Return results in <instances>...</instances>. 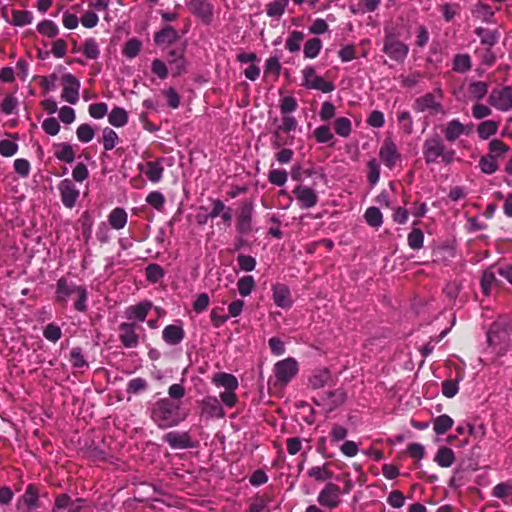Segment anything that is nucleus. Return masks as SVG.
<instances>
[{
	"instance_id": "6e6d98bb",
	"label": "nucleus",
	"mask_w": 512,
	"mask_h": 512,
	"mask_svg": "<svg viewBox=\"0 0 512 512\" xmlns=\"http://www.w3.org/2000/svg\"><path fill=\"white\" fill-rule=\"evenodd\" d=\"M33 15L26 10H13L11 23L15 26H25L32 22Z\"/></svg>"
},
{
	"instance_id": "58836bf2",
	"label": "nucleus",
	"mask_w": 512,
	"mask_h": 512,
	"mask_svg": "<svg viewBox=\"0 0 512 512\" xmlns=\"http://www.w3.org/2000/svg\"><path fill=\"white\" fill-rule=\"evenodd\" d=\"M472 67L469 54H456L453 58L452 69L458 73H465Z\"/></svg>"
},
{
	"instance_id": "4c0bfd02",
	"label": "nucleus",
	"mask_w": 512,
	"mask_h": 512,
	"mask_svg": "<svg viewBox=\"0 0 512 512\" xmlns=\"http://www.w3.org/2000/svg\"><path fill=\"white\" fill-rule=\"evenodd\" d=\"M22 500L29 509L37 508L39 506L38 488L34 484H29L22 496Z\"/></svg>"
},
{
	"instance_id": "9d476101",
	"label": "nucleus",
	"mask_w": 512,
	"mask_h": 512,
	"mask_svg": "<svg viewBox=\"0 0 512 512\" xmlns=\"http://www.w3.org/2000/svg\"><path fill=\"white\" fill-rule=\"evenodd\" d=\"M144 331L136 322H122L118 326L119 341L125 348H136L140 341V333Z\"/></svg>"
},
{
	"instance_id": "423d86ee",
	"label": "nucleus",
	"mask_w": 512,
	"mask_h": 512,
	"mask_svg": "<svg viewBox=\"0 0 512 512\" xmlns=\"http://www.w3.org/2000/svg\"><path fill=\"white\" fill-rule=\"evenodd\" d=\"M395 29H385L382 51L392 60L402 63L409 53V46L402 42Z\"/></svg>"
},
{
	"instance_id": "6ab92c4d",
	"label": "nucleus",
	"mask_w": 512,
	"mask_h": 512,
	"mask_svg": "<svg viewBox=\"0 0 512 512\" xmlns=\"http://www.w3.org/2000/svg\"><path fill=\"white\" fill-rule=\"evenodd\" d=\"M64 87L61 93L62 99L70 104H76L79 99V80L72 74L63 76Z\"/></svg>"
},
{
	"instance_id": "5701e85b",
	"label": "nucleus",
	"mask_w": 512,
	"mask_h": 512,
	"mask_svg": "<svg viewBox=\"0 0 512 512\" xmlns=\"http://www.w3.org/2000/svg\"><path fill=\"white\" fill-rule=\"evenodd\" d=\"M442 133L447 142H455L462 135L468 134L469 131L458 119H452L443 126Z\"/></svg>"
},
{
	"instance_id": "393cba45",
	"label": "nucleus",
	"mask_w": 512,
	"mask_h": 512,
	"mask_svg": "<svg viewBox=\"0 0 512 512\" xmlns=\"http://www.w3.org/2000/svg\"><path fill=\"white\" fill-rule=\"evenodd\" d=\"M180 38L178 32L170 25H165L154 34V43L159 47L174 44Z\"/></svg>"
},
{
	"instance_id": "4468645a",
	"label": "nucleus",
	"mask_w": 512,
	"mask_h": 512,
	"mask_svg": "<svg viewBox=\"0 0 512 512\" xmlns=\"http://www.w3.org/2000/svg\"><path fill=\"white\" fill-rule=\"evenodd\" d=\"M488 103L500 111L512 109V87L505 86L501 89H494L489 95Z\"/></svg>"
},
{
	"instance_id": "39448f33",
	"label": "nucleus",
	"mask_w": 512,
	"mask_h": 512,
	"mask_svg": "<svg viewBox=\"0 0 512 512\" xmlns=\"http://www.w3.org/2000/svg\"><path fill=\"white\" fill-rule=\"evenodd\" d=\"M212 383L225 389V391L220 393L219 397L226 407L233 408L236 406L238 403V397L235 391L239 387V382L233 374L218 372L213 375Z\"/></svg>"
},
{
	"instance_id": "8fccbe9b",
	"label": "nucleus",
	"mask_w": 512,
	"mask_h": 512,
	"mask_svg": "<svg viewBox=\"0 0 512 512\" xmlns=\"http://www.w3.org/2000/svg\"><path fill=\"white\" fill-rule=\"evenodd\" d=\"M335 133L341 137H348L352 131V124L350 119L346 117H339L334 121Z\"/></svg>"
},
{
	"instance_id": "b1692460",
	"label": "nucleus",
	"mask_w": 512,
	"mask_h": 512,
	"mask_svg": "<svg viewBox=\"0 0 512 512\" xmlns=\"http://www.w3.org/2000/svg\"><path fill=\"white\" fill-rule=\"evenodd\" d=\"M293 193L300 203L301 208H311L318 202V196L312 188L298 186L294 189Z\"/></svg>"
},
{
	"instance_id": "a211bd4d",
	"label": "nucleus",
	"mask_w": 512,
	"mask_h": 512,
	"mask_svg": "<svg viewBox=\"0 0 512 512\" xmlns=\"http://www.w3.org/2000/svg\"><path fill=\"white\" fill-rule=\"evenodd\" d=\"M152 307V302L148 300L141 301L135 305H130L125 308V318L127 319V322H144Z\"/></svg>"
},
{
	"instance_id": "0e129e2a",
	"label": "nucleus",
	"mask_w": 512,
	"mask_h": 512,
	"mask_svg": "<svg viewBox=\"0 0 512 512\" xmlns=\"http://www.w3.org/2000/svg\"><path fill=\"white\" fill-rule=\"evenodd\" d=\"M479 167L485 174H493L498 170L497 160L489 155L482 156L479 160Z\"/></svg>"
},
{
	"instance_id": "f03ea898",
	"label": "nucleus",
	"mask_w": 512,
	"mask_h": 512,
	"mask_svg": "<svg viewBox=\"0 0 512 512\" xmlns=\"http://www.w3.org/2000/svg\"><path fill=\"white\" fill-rule=\"evenodd\" d=\"M422 154L427 165H450L455 160L456 151L447 147L440 135L434 134L424 140Z\"/></svg>"
},
{
	"instance_id": "5fc2aeb1",
	"label": "nucleus",
	"mask_w": 512,
	"mask_h": 512,
	"mask_svg": "<svg viewBox=\"0 0 512 512\" xmlns=\"http://www.w3.org/2000/svg\"><path fill=\"white\" fill-rule=\"evenodd\" d=\"M468 92L474 99L481 100L488 92V85L482 81H474L470 83Z\"/></svg>"
},
{
	"instance_id": "412c9836",
	"label": "nucleus",
	"mask_w": 512,
	"mask_h": 512,
	"mask_svg": "<svg viewBox=\"0 0 512 512\" xmlns=\"http://www.w3.org/2000/svg\"><path fill=\"white\" fill-rule=\"evenodd\" d=\"M272 297L276 306L283 309H289L292 307L293 300L291 297L290 289L283 283H277L272 286Z\"/></svg>"
},
{
	"instance_id": "774afa93",
	"label": "nucleus",
	"mask_w": 512,
	"mask_h": 512,
	"mask_svg": "<svg viewBox=\"0 0 512 512\" xmlns=\"http://www.w3.org/2000/svg\"><path fill=\"white\" fill-rule=\"evenodd\" d=\"M272 498L269 495L256 496L250 504V512H263L268 507Z\"/></svg>"
},
{
	"instance_id": "bf43d9fd",
	"label": "nucleus",
	"mask_w": 512,
	"mask_h": 512,
	"mask_svg": "<svg viewBox=\"0 0 512 512\" xmlns=\"http://www.w3.org/2000/svg\"><path fill=\"white\" fill-rule=\"evenodd\" d=\"M297 127V120L295 117L290 115H283L282 123L279 125L278 129L274 131V137L279 138L280 132L288 133L290 131L295 130Z\"/></svg>"
},
{
	"instance_id": "a18cd8bd",
	"label": "nucleus",
	"mask_w": 512,
	"mask_h": 512,
	"mask_svg": "<svg viewBox=\"0 0 512 512\" xmlns=\"http://www.w3.org/2000/svg\"><path fill=\"white\" fill-rule=\"evenodd\" d=\"M509 151L508 145H506L503 141L498 139H493L489 143V153L488 155L498 160L503 157Z\"/></svg>"
},
{
	"instance_id": "2f4dec72",
	"label": "nucleus",
	"mask_w": 512,
	"mask_h": 512,
	"mask_svg": "<svg viewBox=\"0 0 512 512\" xmlns=\"http://www.w3.org/2000/svg\"><path fill=\"white\" fill-rule=\"evenodd\" d=\"M329 467L330 463L328 462L324 463L322 466H313L307 471V475L319 482L329 480L333 476V472Z\"/></svg>"
},
{
	"instance_id": "cd10ccee",
	"label": "nucleus",
	"mask_w": 512,
	"mask_h": 512,
	"mask_svg": "<svg viewBox=\"0 0 512 512\" xmlns=\"http://www.w3.org/2000/svg\"><path fill=\"white\" fill-rule=\"evenodd\" d=\"M163 340L169 345H177L185 337V331L182 326L170 324L162 331Z\"/></svg>"
},
{
	"instance_id": "4be33fe9",
	"label": "nucleus",
	"mask_w": 512,
	"mask_h": 512,
	"mask_svg": "<svg viewBox=\"0 0 512 512\" xmlns=\"http://www.w3.org/2000/svg\"><path fill=\"white\" fill-rule=\"evenodd\" d=\"M188 7L192 14L199 17L205 24H210L213 9L207 0H191Z\"/></svg>"
},
{
	"instance_id": "aec40b11",
	"label": "nucleus",
	"mask_w": 512,
	"mask_h": 512,
	"mask_svg": "<svg viewBox=\"0 0 512 512\" xmlns=\"http://www.w3.org/2000/svg\"><path fill=\"white\" fill-rule=\"evenodd\" d=\"M163 440L173 449H187L194 447L188 432L171 431L164 435Z\"/></svg>"
},
{
	"instance_id": "20e7f679",
	"label": "nucleus",
	"mask_w": 512,
	"mask_h": 512,
	"mask_svg": "<svg viewBox=\"0 0 512 512\" xmlns=\"http://www.w3.org/2000/svg\"><path fill=\"white\" fill-rule=\"evenodd\" d=\"M444 92L441 87L433 92L426 93L415 99L413 109L418 113L429 112L430 115H446L447 111L442 104Z\"/></svg>"
},
{
	"instance_id": "c85d7f7f",
	"label": "nucleus",
	"mask_w": 512,
	"mask_h": 512,
	"mask_svg": "<svg viewBox=\"0 0 512 512\" xmlns=\"http://www.w3.org/2000/svg\"><path fill=\"white\" fill-rule=\"evenodd\" d=\"M128 222V214L124 208L116 207L108 215V223L115 230L123 229Z\"/></svg>"
},
{
	"instance_id": "09e8293b",
	"label": "nucleus",
	"mask_w": 512,
	"mask_h": 512,
	"mask_svg": "<svg viewBox=\"0 0 512 512\" xmlns=\"http://www.w3.org/2000/svg\"><path fill=\"white\" fill-rule=\"evenodd\" d=\"M81 51L87 59H96L100 54L98 43L94 38L86 39Z\"/></svg>"
},
{
	"instance_id": "338daca9",
	"label": "nucleus",
	"mask_w": 512,
	"mask_h": 512,
	"mask_svg": "<svg viewBox=\"0 0 512 512\" xmlns=\"http://www.w3.org/2000/svg\"><path fill=\"white\" fill-rule=\"evenodd\" d=\"M475 54L480 58L481 63L486 66H492L496 62V55L492 50V47H487L484 49H476Z\"/></svg>"
},
{
	"instance_id": "de8ad7c7",
	"label": "nucleus",
	"mask_w": 512,
	"mask_h": 512,
	"mask_svg": "<svg viewBox=\"0 0 512 512\" xmlns=\"http://www.w3.org/2000/svg\"><path fill=\"white\" fill-rule=\"evenodd\" d=\"M289 0H273L266 6L267 15L270 17H280L284 14Z\"/></svg>"
},
{
	"instance_id": "0eeeda50",
	"label": "nucleus",
	"mask_w": 512,
	"mask_h": 512,
	"mask_svg": "<svg viewBox=\"0 0 512 512\" xmlns=\"http://www.w3.org/2000/svg\"><path fill=\"white\" fill-rule=\"evenodd\" d=\"M221 402V399L219 400L216 396L212 395H207L197 401L200 418L204 420L224 418L226 413Z\"/></svg>"
},
{
	"instance_id": "13d9d810",
	"label": "nucleus",
	"mask_w": 512,
	"mask_h": 512,
	"mask_svg": "<svg viewBox=\"0 0 512 512\" xmlns=\"http://www.w3.org/2000/svg\"><path fill=\"white\" fill-rule=\"evenodd\" d=\"M496 282L497 279L495 273L491 269L485 270L481 277V287L483 293L485 295H489Z\"/></svg>"
},
{
	"instance_id": "473e14b6",
	"label": "nucleus",
	"mask_w": 512,
	"mask_h": 512,
	"mask_svg": "<svg viewBox=\"0 0 512 512\" xmlns=\"http://www.w3.org/2000/svg\"><path fill=\"white\" fill-rule=\"evenodd\" d=\"M55 157L62 162L72 163L75 160V151L68 143L55 144Z\"/></svg>"
},
{
	"instance_id": "a878e982",
	"label": "nucleus",
	"mask_w": 512,
	"mask_h": 512,
	"mask_svg": "<svg viewBox=\"0 0 512 512\" xmlns=\"http://www.w3.org/2000/svg\"><path fill=\"white\" fill-rule=\"evenodd\" d=\"M140 171L143 172L151 182H159L164 172L162 158L146 162L145 165L140 166Z\"/></svg>"
},
{
	"instance_id": "3c124183",
	"label": "nucleus",
	"mask_w": 512,
	"mask_h": 512,
	"mask_svg": "<svg viewBox=\"0 0 512 512\" xmlns=\"http://www.w3.org/2000/svg\"><path fill=\"white\" fill-rule=\"evenodd\" d=\"M237 288H238L239 294L241 296L246 297V296L250 295L251 292L255 288V280H254L253 276L247 275V276L241 277L237 281Z\"/></svg>"
},
{
	"instance_id": "c9c22d12",
	"label": "nucleus",
	"mask_w": 512,
	"mask_h": 512,
	"mask_svg": "<svg viewBox=\"0 0 512 512\" xmlns=\"http://www.w3.org/2000/svg\"><path fill=\"white\" fill-rule=\"evenodd\" d=\"M108 121L114 127H123L128 123V113L124 108L114 107L108 115Z\"/></svg>"
},
{
	"instance_id": "f257e3e1",
	"label": "nucleus",
	"mask_w": 512,
	"mask_h": 512,
	"mask_svg": "<svg viewBox=\"0 0 512 512\" xmlns=\"http://www.w3.org/2000/svg\"><path fill=\"white\" fill-rule=\"evenodd\" d=\"M186 417L187 414L182 412L180 404L169 398L159 399L151 409V419L162 429L177 426Z\"/></svg>"
},
{
	"instance_id": "7c9ffc66",
	"label": "nucleus",
	"mask_w": 512,
	"mask_h": 512,
	"mask_svg": "<svg viewBox=\"0 0 512 512\" xmlns=\"http://www.w3.org/2000/svg\"><path fill=\"white\" fill-rule=\"evenodd\" d=\"M492 495L502 499L505 504L512 505V482H501L494 486Z\"/></svg>"
},
{
	"instance_id": "49530a36",
	"label": "nucleus",
	"mask_w": 512,
	"mask_h": 512,
	"mask_svg": "<svg viewBox=\"0 0 512 512\" xmlns=\"http://www.w3.org/2000/svg\"><path fill=\"white\" fill-rule=\"evenodd\" d=\"M141 48L142 42L137 38H131L125 43L122 53L126 58L133 59L139 54Z\"/></svg>"
},
{
	"instance_id": "680f3d73",
	"label": "nucleus",
	"mask_w": 512,
	"mask_h": 512,
	"mask_svg": "<svg viewBox=\"0 0 512 512\" xmlns=\"http://www.w3.org/2000/svg\"><path fill=\"white\" fill-rule=\"evenodd\" d=\"M76 135L80 142L88 143L94 138L95 131L90 124L84 123L79 125L76 130Z\"/></svg>"
},
{
	"instance_id": "c03bdc74",
	"label": "nucleus",
	"mask_w": 512,
	"mask_h": 512,
	"mask_svg": "<svg viewBox=\"0 0 512 512\" xmlns=\"http://www.w3.org/2000/svg\"><path fill=\"white\" fill-rule=\"evenodd\" d=\"M321 48L322 41L319 38H311L307 40L304 45V56L310 59L316 58L319 55Z\"/></svg>"
},
{
	"instance_id": "2eb2a0df",
	"label": "nucleus",
	"mask_w": 512,
	"mask_h": 512,
	"mask_svg": "<svg viewBox=\"0 0 512 512\" xmlns=\"http://www.w3.org/2000/svg\"><path fill=\"white\" fill-rule=\"evenodd\" d=\"M62 204L69 209H72L80 196V191L76 187L72 179L65 178L58 184Z\"/></svg>"
},
{
	"instance_id": "bb28decb",
	"label": "nucleus",
	"mask_w": 512,
	"mask_h": 512,
	"mask_svg": "<svg viewBox=\"0 0 512 512\" xmlns=\"http://www.w3.org/2000/svg\"><path fill=\"white\" fill-rule=\"evenodd\" d=\"M347 395L343 389H336L330 391L323 397L321 401L315 400L317 405H325L329 411L334 410L336 407L342 405L346 401Z\"/></svg>"
},
{
	"instance_id": "e433bc0d",
	"label": "nucleus",
	"mask_w": 512,
	"mask_h": 512,
	"mask_svg": "<svg viewBox=\"0 0 512 512\" xmlns=\"http://www.w3.org/2000/svg\"><path fill=\"white\" fill-rule=\"evenodd\" d=\"M435 462L441 467H450L455 461V454L448 447H440L435 455Z\"/></svg>"
},
{
	"instance_id": "79ce46f5",
	"label": "nucleus",
	"mask_w": 512,
	"mask_h": 512,
	"mask_svg": "<svg viewBox=\"0 0 512 512\" xmlns=\"http://www.w3.org/2000/svg\"><path fill=\"white\" fill-rule=\"evenodd\" d=\"M364 218L367 224L374 228L380 227L383 223V215L377 207H369L364 213Z\"/></svg>"
},
{
	"instance_id": "37998d69",
	"label": "nucleus",
	"mask_w": 512,
	"mask_h": 512,
	"mask_svg": "<svg viewBox=\"0 0 512 512\" xmlns=\"http://www.w3.org/2000/svg\"><path fill=\"white\" fill-rule=\"evenodd\" d=\"M498 130V123L493 120H486L481 122L477 127L478 136L481 139H488L494 135Z\"/></svg>"
},
{
	"instance_id": "6e6552de",
	"label": "nucleus",
	"mask_w": 512,
	"mask_h": 512,
	"mask_svg": "<svg viewBox=\"0 0 512 512\" xmlns=\"http://www.w3.org/2000/svg\"><path fill=\"white\" fill-rule=\"evenodd\" d=\"M254 203L252 200H244L239 203L236 211V230L240 235H248L253 230Z\"/></svg>"
},
{
	"instance_id": "f3484780",
	"label": "nucleus",
	"mask_w": 512,
	"mask_h": 512,
	"mask_svg": "<svg viewBox=\"0 0 512 512\" xmlns=\"http://www.w3.org/2000/svg\"><path fill=\"white\" fill-rule=\"evenodd\" d=\"M167 60L171 66L172 76L178 77L187 72V61L185 58V48H173L167 53Z\"/></svg>"
},
{
	"instance_id": "c756f323",
	"label": "nucleus",
	"mask_w": 512,
	"mask_h": 512,
	"mask_svg": "<svg viewBox=\"0 0 512 512\" xmlns=\"http://www.w3.org/2000/svg\"><path fill=\"white\" fill-rule=\"evenodd\" d=\"M331 379L330 371L326 368L318 369L309 377V386L312 389L323 388Z\"/></svg>"
},
{
	"instance_id": "dca6fc26",
	"label": "nucleus",
	"mask_w": 512,
	"mask_h": 512,
	"mask_svg": "<svg viewBox=\"0 0 512 512\" xmlns=\"http://www.w3.org/2000/svg\"><path fill=\"white\" fill-rule=\"evenodd\" d=\"M379 158L389 169H393L397 162L401 160V154L391 138H386L383 141L379 150Z\"/></svg>"
},
{
	"instance_id": "ea45409f",
	"label": "nucleus",
	"mask_w": 512,
	"mask_h": 512,
	"mask_svg": "<svg viewBox=\"0 0 512 512\" xmlns=\"http://www.w3.org/2000/svg\"><path fill=\"white\" fill-rule=\"evenodd\" d=\"M119 142L117 133L109 128L105 127L102 131V144L105 151H110L116 147Z\"/></svg>"
},
{
	"instance_id": "9b49d317",
	"label": "nucleus",
	"mask_w": 512,
	"mask_h": 512,
	"mask_svg": "<svg viewBox=\"0 0 512 512\" xmlns=\"http://www.w3.org/2000/svg\"><path fill=\"white\" fill-rule=\"evenodd\" d=\"M297 373L298 363L294 358H286L274 365V374L280 386L287 385Z\"/></svg>"
},
{
	"instance_id": "1a4fd4ad",
	"label": "nucleus",
	"mask_w": 512,
	"mask_h": 512,
	"mask_svg": "<svg viewBox=\"0 0 512 512\" xmlns=\"http://www.w3.org/2000/svg\"><path fill=\"white\" fill-rule=\"evenodd\" d=\"M302 76V86L306 89L319 90L323 93H330L335 89V85L319 76L313 66H306L302 70Z\"/></svg>"
},
{
	"instance_id": "f8f14e48",
	"label": "nucleus",
	"mask_w": 512,
	"mask_h": 512,
	"mask_svg": "<svg viewBox=\"0 0 512 512\" xmlns=\"http://www.w3.org/2000/svg\"><path fill=\"white\" fill-rule=\"evenodd\" d=\"M341 489L333 482H328L317 496L320 506L333 510L341 503Z\"/></svg>"
},
{
	"instance_id": "603ef678",
	"label": "nucleus",
	"mask_w": 512,
	"mask_h": 512,
	"mask_svg": "<svg viewBox=\"0 0 512 512\" xmlns=\"http://www.w3.org/2000/svg\"><path fill=\"white\" fill-rule=\"evenodd\" d=\"M79 222L81 224L83 237H84L85 241L87 242L91 238L92 227L94 224V220H93L90 212L89 211L83 212L79 219Z\"/></svg>"
},
{
	"instance_id": "7ed1b4c3",
	"label": "nucleus",
	"mask_w": 512,
	"mask_h": 512,
	"mask_svg": "<svg viewBox=\"0 0 512 512\" xmlns=\"http://www.w3.org/2000/svg\"><path fill=\"white\" fill-rule=\"evenodd\" d=\"M76 296L74 308L79 312H86L88 293L85 287L69 283L64 277L58 279L56 284L55 302L66 307L68 299Z\"/></svg>"
},
{
	"instance_id": "69168bd1",
	"label": "nucleus",
	"mask_w": 512,
	"mask_h": 512,
	"mask_svg": "<svg viewBox=\"0 0 512 512\" xmlns=\"http://www.w3.org/2000/svg\"><path fill=\"white\" fill-rule=\"evenodd\" d=\"M69 361L74 368L88 367V363L82 354L80 347H75L70 351Z\"/></svg>"
},
{
	"instance_id": "72a5a7b5",
	"label": "nucleus",
	"mask_w": 512,
	"mask_h": 512,
	"mask_svg": "<svg viewBox=\"0 0 512 512\" xmlns=\"http://www.w3.org/2000/svg\"><path fill=\"white\" fill-rule=\"evenodd\" d=\"M474 32L478 37H480L482 45L493 47L498 42L499 34L496 30L477 27Z\"/></svg>"
},
{
	"instance_id": "e2e57ef3",
	"label": "nucleus",
	"mask_w": 512,
	"mask_h": 512,
	"mask_svg": "<svg viewBox=\"0 0 512 512\" xmlns=\"http://www.w3.org/2000/svg\"><path fill=\"white\" fill-rule=\"evenodd\" d=\"M279 108L282 115H289L298 108V102L293 96H284L280 99Z\"/></svg>"
},
{
	"instance_id": "052dcab7",
	"label": "nucleus",
	"mask_w": 512,
	"mask_h": 512,
	"mask_svg": "<svg viewBox=\"0 0 512 512\" xmlns=\"http://www.w3.org/2000/svg\"><path fill=\"white\" fill-rule=\"evenodd\" d=\"M146 202L157 211L162 212L165 206V197L159 191H152L146 197Z\"/></svg>"
},
{
	"instance_id": "a19ab883",
	"label": "nucleus",
	"mask_w": 512,
	"mask_h": 512,
	"mask_svg": "<svg viewBox=\"0 0 512 512\" xmlns=\"http://www.w3.org/2000/svg\"><path fill=\"white\" fill-rule=\"evenodd\" d=\"M304 40V33L294 30L290 32L286 39L285 47L292 53L298 52L301 47V42Z\"/></svg>"
},
{
	"instance_id": "f704fd0d",
	"label": "nucleus",
	"mask_w": 512,
	"mask_h": 512,
	"mask_svg": "<svg viewBox=\"0 0 512 512\" xmlns=\"http://www.w3.org/2000/svg\"><path fill=\"white\" fill-rule=\"evenodd\" d=\"M453 419L447 415L442 414L433 419V430L437 435H443L453 427Z\"/></svg>"
},
{
	"instance_id": "864d4df0",
	"label": "nucleus",
	"mask_w": 512,
	"mask_h": 512,
	"mask_svg": "<svg viewBox=\"0 0 512 512\" xmlns=\"http://www.w3.org/2000/svg\"><path fill=\"white\" fill-rule=\"evenodd\" d=\"M408 245L413 250H419L424 244V234L421 229L413 228L407 237Z\"/></svg>"
},
{
	"instance_id": "ddd939ff",
	"label": "nucleus",
	"mask_w": 512,
	"mask_h": 512,
	"mask_svg": "<svg viewBox=\"0 0 512 512\" xmlns=\"http://www.w3.org/2000/svg\"><path fill=\"white\" fill-rule=\"evenodd\" d=\"M487 342L490 347L498 349V352L503 354L509 347V333L499 325H492L487 332Z\"/></svg>"
},
{
	"instance_id": "4d7b16f0",
	"label": "nucleus",
	"mask_w": 512,
	"mask_h": 512,
	"mask_svg": "<svg viewBox=\"0 0 512 512\" xmlns=\"http://www.w3.org/2000/svg\"><path fill=\"white\" fill-rule=\"evenodd\" d=\"M37 31L44 36L53 38L58 35L59 28L53 21L43 20L37 25Z\"/></svg>"
}]
</instances>
